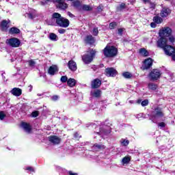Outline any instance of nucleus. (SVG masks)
Masks as SVG:
<instances>
[{
	"instance_id": "ddd939ff",
	"label": "nucleus",
	"mask_w": 175,
	"mask_h": 175,
	"mask_svg": "<svg viewBox=\"0 0 175 175\" xmlns=\"http://www.w3.org/2000/svg\"><path fill=\"white\" fill-rule=\"evenodd\" d=\"M58 3V8L62 10H65L68 8V4L65 3V0H55Z\"/></svg>"
},
{
	"instance_id": "4be33fe9",
	"label": "nucleus",
	"mask_w": 175,
	"mask_h": 175,
	"mask_svg": "<svg viewBox=\"0 0 175 175\" xmlns=\"http://www.w3.org/2000/svg\"><path fill=\"white\" fill-rule=\"evenodd\" d=\"M76 79H72L70 78L68 81H67V83L68 85H69V87H75V85H76Z\"/></svg>"
},
{
	"instance_id": "39448f33",
	"label": "nucleus",
	"mask_w": 175,
	"mask_h": 175,
	"mask_svg": "<svg viewBox=\"0 0 175 175\" xmlns=\"http://www.w3.org/2000/svg\"><path fill=\"white\" fill-rule=\"evenodd\" d=\"M162 117H163V112L162 111V109L159 107L155 108L151 113V120L152 122H155L156 120Z\"/></svg>"
},
{
	"instance_id": "7c9ffc66",
	"label": "nucleus",
	"mask_w": 175,
	"mask_h": 175,
	"mask_svg": "<svg viewBox=\"0 0 175 175\" xmlns=\"http://www.w3.org/2000/svg\"><path fill=\"white\" fill-rule=\"evenodd\" d=\"M82 10H85L86 12H88L90 10H92V8L89 5H83L81 6Z\"/></svg>"
},
{
	"instance_id": "bf43d9fd",
	"label": "nucleus",
	"mask_w": 175,
	"mask_h": 175,
	"mask_svg": "<svg viewBox=\"0 0 175 175\" xmlns=\"http://www.w3.org/2000/svg\"><path fill=\"white\" fill-rule=\"evenodd\" d=\"M144 1V2L145 3H147L148 2H149V0H143Z\"/></svg>"
},
{
	"instance_id": "a878e982",
	"label": "nucleus",
	"mask_w": 175,
	"mask_h": 175,
	"mask_svg": "<svg viewBox=\"0 0 175 175\" xmlns=\"http://www.w3.org/2000/svg\"><path fill=\"white\" fill-rule=\"evenodd\" d=\"M50 40H53V42H57L58 40V36L55 35V33H51L49 34Z\"/></svg>"
},
{
	"instance_id": "393cba45",
	"label": "nucleus",
	"mask_w": 175,
	"mask_h": 175,
	"mask_svg": "<svg viewBox=\"0 0 175 175\" xmlns=\"http://www.w3.org/2000/svg\"><path fill=\"white\" fill-rule=\"evenodd\" d=\"M20 33V30L17 27H12L10 29V33L11 35H14Z\"/></svg>"
},
{
	"instance_id": "412c9836",
	"label": "nucleus",
	"mask_w": 175,
	"mask_h": 175,
	"mask_svg": "<svg viewBox=\"0 0 175 175\" xmlns=\"http://www.w3.org/2000/svg\"><path fill=\"white\" fill-rule=\"evenodd\" d=\"M104 148H105L104 145H99L98 144H95L92 146V150H94V151H99V150H104Z\"/></svg>"
},
{
	"instance_id": "69168bd1",
	"label": "nucleus",
	"mask_w": 175,
	"mask_h": 175,
	"mask_svg": "<svg viewBox=\"0 0 175 175\" xmlns=\"http://www.w3.org/2000/svg\"><path fill=\"white\" fill-rule=\"evenodd\" d=\"M68 1H74V0H68Z\"/></svg>"
},
{
	"instance_id": "2eb2a0df",
	"label": "nucleus",
	"mask_w": 175,
	"mask_h": 175,
	"mask_svg": "<svg viewBox=\"0 0 175 175\" xmlns=\"http://www.w3.org/2000/svg\"><path fill=\"white\" fill-rule=\"evenodd\" d=\"M11 94L14 96H21V94H23V90L18 88H14L11 90Z\"/></svg>"
},
{
	"instance_id": "6e6552de",
	"label": "nucleus",
	"mask_w": 175,
	"mask_h": 175,
	"mask_svg": "<svg viewBox=\"0 0 175 175\" xmlns=\"http://www.w3.org/2000/svg\"><path fill=\"white\" fill-rule=\"evenodd\" d=\"M161 75H162L161 70L158 69H154L150 72L149 77L150 80H158V79L161 77Z\"/></svg>"
},
{
	"instance_id": "b1692460",
	"label": "nucleus",
	"mask_w": 175,
	"mask_h": 175,
	"mask_svg": "<svg viewBox=\"0 0 175 175\" xmlns=\"http://www.w3.org/2000/svg\"><path fill=\"white\" fill-rule=\"evenodd\" d=\"M148 88L149 90H152V91H155V90H157V88H158V85H157V84L153 83H149L148 84Z\"/></svg>"
},
{
	"instance_id": "a19ab883",
	"label": "nucleus",
	"mask_w": 175,
	"mask_h": 175,
	"mask_svg": "<svg viewBox=\"0 0 175 175\" xmlns=\"http://www.w3.org/2000/svg\"><path fill=\"white\" fill-rule=\"evenodd\" d=\"M124 8H125V3H122L120 4V5L119 6V10H122V9H124Z\"/></svg>"
},
{
	"instance_id": "c85d7f7f",
	"label": "nucleus",
	"mask_w": 175,
	"mask_h": 175,
	"mask_svg": "<svg viewBox=\"0 0 175 175\" xmlns=\"http://www.w3.org/2000/svg\"><path fill=\"white\" fill-rule=\"evenodd\" d=\"M129 162H131V157H128V156H126L125 157H124L122 159V163L123 165H125L126 163H129Z\"/></svg>"
},
{
	"instance_id": "052dcab7",
	"label": "nucleus",
	"mask_w": 175,
	"mask_h": 175,
	"mask_svg": "<svg viewBox=\"0 0 175 175\" xmlns=\"http://www.w3.org/2000/svg\"><path fill=\"white\" fill-rule=\"evenodd\" d=\"M172 59H173V61H175V55H174L172 56Z\"/></svg>"
},
{
	"instance_id": "a211bd4d",
	"label": "nucleus",
	"mask_w": 175,
	"mask_h": 175,
	"mask_svg": "<svg viewBox=\"0 0 175 175\" xmlns=\"http://www.w3.org/2000/svg\"><path fill=\"white\" fill-rule=\"evenodd\" d=\"M102 85V81L99 79H96L92 81V88H99Z\"/></svg>"
},
{
	"instance_id": "4d7b16f0",
	"label": "nucleus",
	"mask_w": 175,
	"mask_h": 175,
	"mask_svg": "<svg viewBox=\"0 0 175 175\" xmlns=\"http://www.w3.org/2000/svg\"><path fill=\"white\" fill-rule=\"evenodd\" d=\"M142 100H138L137 101V103H138V104H140V103H142Z\"/></svg>"
},
{
	"instance_id": "0eeeda50",
	"label": "nucleus",
	"mask_w": 175,
	"mask_h": 175,
	"mask_svg": "<svg viewBox=\"0 0 175 175\" xmlns=\"http://www.w3.org/2000/svg\"><path fill=\"white\" fill-rule=\"evenodd\" d=\"M6 43L8 44L11 47H20V44H21L20 40L16 38L7 40Z\"/></svg>"
},
{
	"instance_id": "5701e85b",
	"label": "nucleus",
	"mask_w": 175,
	"mask_h": 175,
	"mask_svg": "<svg viewBox=\"0 0 175 175\" xmlns=\"http://www.w3.org/2000/svg\"><path fill=\"white\" fill-rule=\"evenodd\" d=\"M153 21L156 24H161L163 21V19L161 16H156L153 18Z\"/></svg>"
},
{
	"instance_id": "72a5a7b5",
	"label": "nucleus",
	"mask_w": 175,
	"mask_h": 175,
	"mask_svg": "<svg viewBox=\"0 0 175 175\" xmlns=\"http://www.w3.org/2000/svg\"><path fill=\"white\" fill-rule=\"evenodd\" d=\"M122 145H123L124 147H126L128 144H129V141L126 139H124L121 141Z\"/></svg>"
},
{
	"instance_id": "6e6d98bb",
	"label": "nucleus",
	"mask_w": 175,
	"mask_h": 175,
	"mask_svg": "<svg viewBox=\"0 0 175 175\" xmlns=\"http://www.w3.org/2000/svg\"><path fill=\"white\" fill-rule=\"evenodd\" d=\"M29 18H33V16H32L31 14H29Z\"/></svg>"
},
{
	"instance_id": "cd10ccee",
	"label": "nucleus",
	"mask_w": 175,
	"mask_h": 175,
	"mask_svg": "<svg viewBox=\"0 0 175 175\" xmlns=\"http://www.w3.org/2000/svg\"><path fill=\"white\" fill-rule=\"evenodd\" d=\"M122 76L123 77H124V79H132L133 77V75H132V73L129 72H123Z\"/></svg>"
},
{
	"instance_id": "20e7f679",
	"label": "nucleus",
	"mask_w": 175,
	"mask_h": 175,
	"mask_svg": "<svg viewBox=\"0 0 175 175\" xmlns=\"http://www.w3.org/2000/svg\"><path fill=\"white\" fill-rule=\"evenodd\" d=\"M95 54H96V51L94 49H90L88 51V54L83 55L82 56V61L85 64H91L92 61L94 60V57H95Z\"/></svg>"
},
{
	"instance_id": "8fccbe9b",
	"label": "nucleus",
	"mask_w": 175,
	"mask_h": 175,
	"mask_svg": "<svg viewBox=\"0 0 175 175\" xmlns=\"http://www.w3.org/2000/svg\"><path fill=\"white\" fill-rule=\"evenodd\" d=\"M26 170H29L30 172H33V168L31 167H28L26 168Z\"/></svg>"
},
{
	"instance_id": "ea45409f",
	"label": "nucleus",
	"mask_w": 175,
	"mask_h": 175,
	"mask_svg": "<svg viewBox=\"0 0 175 175\" xmlns=\"http://www.w3.org/2000/svg\"><path fill=\"white\" fill-rule=\"evenodd\" d=\"M58 99H59V96H57V95L53 96L51 97V100H54V101L58 100Z\"/></svg>"
},
{
	"instance_id": "5fc2aeb1",
	"label": "nucleus",
	"mask_w": 175,
	"mask_h": 175,
	"mask_svg": "<svg viewBox=\"0 0 175 175\" xmlns=\"http://www.w3.org/2000/svg\"><path fill=\"white\" fill-rule=\"evenodd\" d=\"M142 113L137 115V118H138V119L140 118V117H142Z\"/></svg>"
},
{
	"instance_id": "680f3d73",
	"label": "nucleus",
	"mask_w": 175,
	"mask_h": 175,
	"mask_svg": "<svg viewBox=\"0 0 175 175\" xmlns=\"http://www.w3.org/2000/svg\"><path fill=\"white\" fill-rule=\"evenodd\" d=\"M98 12H100V10H102L100 9V7H98Z\"/></svg>"
},
{
	"instance_id": "bb28decb",
	"label": "nucleus",
	"mask_w": 175,
	"mask_h": 175,
	"mask_svg": "<svg viewBox=\"0 0 175 175\" xmlns=\"http://www.w3.org/2000/svg\"><path fill=\"white\" fill-rule=\"evenodd\" d=\"M139 54H141V55H143V57H148V51H147V50H146V49H139Z\"/></svg>"
},
{
	"instance_id": "de8ad7c7",
	"label": "nucleus",
	"mask_w": 175,
	"mask_h": 175,
	"mask_svg": "<svg viewBox=\"0 0 175 175\" xmlns=\"http://www.w3.org/2000/svg\"><path fill=\"white\" fill-rule=\"evenodd\" d=\"M68 16H69V17H71L72 18H73V17H75V15H73L72 13L70 12H68L67 13Z\"/></svg>"
},
{
	"instance_id": "4468645a",
	"label": "nucleus",
	"mask_w": 175,
	"mask_h": 175,
	"mask_svg": "<svg viewBox=\"0 0 175 175\" xmlns=\"http://www.w3.org/2000/svg\"><path fill=\"white\" fill-rule=\"evenodd\" d=\"M58 72V67L55 65H52L49 67L48 73L51 75V76H54L55 73Z\"/></svg>"
},
{
	"instance_id": "aec40b11",
	"label": "nucleus",
	"mask_w": 175,
	"mask_h": 175,
	"mask_svg": "<svg viewBox=\"0 0 175 175\" xmlns=\"http://www.w3.org/2000/svg\"><path fill=\"white\" fill-rule=\"evenodd\" d=\"M85 42L88 44H94L95 43V39L92 36H87L85 38Z\"/></svg>"
},
{
	"instance_id": "c9c22d12",
	"label": "nucleus",
	"mask_w": 175,
	"mask_h": 175,
	"mask_svg": "<svg viewBox=\"0 0 175 175\" xmlns=\"http://www.w3.org/2000/svg\"><path fill=\"white\" fill-rule=\"evenodd\" d=\"M60 81H62V83H66V81H68V77L62 76L60 79Z\"/></svg>"
},
{
	"instance_id": "79ce46f5",
	"label": "nucleus",
	"mask_w": 175,
	"mask_h": 175,
	"mask_svg": "<svg viewBox=\"0 0 175 175\" xmlns=\"http://www.w3.org/2000/svg\"><path fill=\"white\" fill-rule=\"evenodd\" d=\"M122 32H124V29L123 28L118 29V35H122Z\"/></svg>"
},
{
	"instance_id": "f704fd0d",
	"label": "nucleus",
	"mask_w": 175,
	"mask_h": 175,
	"mask_svg": "<svg viewBox=\"0 0 175 175\" xmlns=\"http://www.w3.org/2000/svg\"><path fill=\"white\" fill-rule=\"evenodd\" d=\"M93 35L94 36H97L98 33H99V31L98 30V27H94L93 29V32H92Z\"/></svg>"
},
{
	"instance_id": "dca6fc26",
	"label": "nucleus",
	"mask_w": 175,
	"mask_h": 175,
	"mask_svg": "<svg viewBox=\"0 0 175 175\" xmlns=\"http://www.w3.org/2000/svg\"><path fill=\"white\" fill-rule=\"evenodd\" d=\"M68 66L69 69L72 72L77 70V65L76 64V62H75V61L73 60H70L68 62Z\"/></svg>"
},
{
	"instance_id": "58836bf2",
	"label": "nucleus",
	"mask_w": 175,
	"mask_h": 175,
	"mask_svg": "<svg viewBox=\"0 0 175 175\" xmlns=\"http://www.w3.org/2000/svg\"><path fill=\"white\" fill-rule=\"evenodd\" d=\"M29 66H35V61L33 60H29L28 62Z\"/></svg>"
},
{
	"instance_id": "423d86ee",
	"label": "nucleus",
	"mask_w": 175,
	"mask_h": 175,
	"mask_svg": "<svg viewBox=\"0 0 175 175\" xmlns=\"http://www.w3.org/2000/svg\"><path fill=\"white\" fill-rule=\"evenodd\" d=\"M172 35V29L168 27H162L159 32L160 38H169Z\"/></svg>"
},
{
	"instance_id": "4c0bfd02",
	"label": "nucleus",
	"mask_w": 175,
	"mask_h": 175,
	"mask_svg": "<svg viewBox=\"0 0 175 175\" xmlns=\"http://www.w3.org/2000/svg\"><path fill=\"white\" fill-rule=\"evenodd\" d=\"M142 106H148V100H144L141 103Z\"/></svg>"
},
{
	"instance_id": "2f4dec72",
	"label": "nucleus",
	"mask_w": 175,
	"mask_h": 175,
	"mask_svg": "<svg viewBox=\"0 0 175 175\" xmlns=\"http://www.w3.org/2000/svg\"><path fill=\"white\" fill-rule=\"evenodd\" d=\"M116 27H117V23L112 22V23H109V29H114V28H116Z\"/></svg>"
},
{
	"instance_id": "f8f14e48",
	"label": "nucleus",
	"mask_w": 175,
	"mask_h": 175,
	"mask_svg": "<svg viewBox=\"0 0 175 175\" xmlns=\"http://www.w3.org/2000/svg\"><path fill=\"white\" fill-rule=\"evenodd\" d=\"M49 140L52 144H59L61 143V138L56 135H52L49 137Z\"/></svg>"
},
{
	"instance_id": "9d476101",
	"label": "nucleus",
	"mask_w": 175,
	"mask_h": 175,
	"mask_svg": "<svg viewBox=\"0 0 175 175\" xmlns=\"http://www.w3.org/2000/svg\"><path fill=\"white\" fill-rule=\"evenodd\" d=\"M152 66V59L148 58L144 60V65L142 66V69L143 70H146L147 69H150V68Z\"/></svg>"
},
{
	"instance_id": "e2e57ef3",
	"label": "nucleus",
	"mask_w": 175,
	"mask_h": 175,
	"mask_svg": "<svg viewBox=\"0 0 175 175\" xmlns=\"http://www.w3.org/2000/svg\"><path fill=\"white\" fill-rule=\"evenodd\" d=\"M168 51H169V53H170V51H172V49H168Z\"/></svg>"
},
{
	"instance_id": "473e14b6",
	"label": "nucleus",
	"mask_w": 175,
	"mask_h": 175,
	"mask_svg": "<svg viewBox=\"0 0 175 175\" xmlns=\"http://www.w3.org/2000/svg\"><path fill=\"white\" fill-rule=\"evenodd\" d=\"M50 2H55V0H45L44 1H41V5H47Z\"/></svg>"
},
{
	"instance_id": "1a4fd4ad",
	"label": "nucleus",
	"mask_w": 175,
	"mask_h": 175,
	"mask_svg": "<svg viewBox=\"0 0 175 175\" xmlns=\"http://www.w3.org/2000/svg\"><path fill=\"white\" fill-rule=\"evenodd\" d=\"M172 13V10L167 7H164L162 8L160 12L161 17H163V18H165V17H167L168 16H170V14Z\"/></svg>"
},
{
	"instance_id": "3c124183",
	"label": "nucleus",
	"mask_w": 175,
	"mask_h": 175,
	"mask_svg": "<svg viewBox=\"0 0 175 175\" xmlns=\"http://www.w3.org/2000/svg\"><path fill=\"white\" fill-rule=\"evenodd\" d=\"M32 116H33V117H38V112H36V111L33 112Z\"/></svg>"
},
{
	"instance_id": "864d4df0",
	"label": "nucleus",
	"mask_w": 175,
	"mask_h": 175,
	"mask_svg": "<svg viewBox=\"0 0 175 175\" xmlns=\"http://www.w3.org/2000/svg\"><path fill=\"white\" fill-rule=\"evenodd\" d=\"M68 173L70 175H77V173H73V172H72V171H70Z\"/></svg>"
},
{
	"instance_id": "c03bdc74",
	"label": "nucleus",
	"mask_w": 175,
	"mask_h": 175,
	"mask_svg": "<svg viewBox=\"0 0 175 175\" xmlns=\"http://www.w3.org/2000/svg\"><path fill=\"white\" fill-rule=\"evenodd\" d=\"M169 39H170V42H171V43H174V42H175V38H174L173 36H170V37L169 38Z\"/></svg>"
},
{
	"instance_id": "a18cd8bd",
	"label": "nucleus",
	"mask_w": 175,
	"mask_h": 175,
	"mask_svg": "<svg viewBox=\"0 0 175 175\" xmlns=\"http://www.w3.org/2000/svg\"><path fill=\"white\" fill-rule=\"evenodd\" d=\"M150 27L152 28H156L157 27V23L154 22V23H150Z\"/></svg>"
},
{
	"instance_id": "09e8293b",
	"label": "nucleus",
	"mask_w": 175,
	"mask_h": 175,
	"mask_svg": "<svg viewBox=\"0 0 175 175\" xmlns=\"http://www.w3.org/2000/svg\"><path fill=\"white\" fill-rule=\"evenodd\" d=\"M74 137H75V139H79V137H80L79 136V133H75L74 134Z\"/></svg>"
},
{
	"instance_id": "9b49d317",
	"label": "nucleus",
	"mask_w": 175,
	"mask_h": 175,
	"mask_svg": "<svg viewBox=\"0 0 175 175\" xmlns=\"http://www.w3.org/2000/svg\"><path fill=\"white\" fill-rule=\"evenodd\" d=\"M105 75L109 77H114L117 75V70L113 68H108L105 70Z\"/></svg>"
},
{
	"instance_id": "f03ea898",
	"label": "nucleus",
	"mask_w": 175,
	"mask_h": 175,
	"mask_svg": "<svg viewBox=\"0 0 175 175\" xmlns=\"http://www.w3.org/2000/svg\"><path fill=\"white\" fill-rule=\"evenodd\" d=\"M52 20L55 21L57 25L62 28H68L69 27V20L61 16L58 12H55L52 15Z\"/></svg>"
},
{
	"instance_id": "6ab92c4d",
	"label": "nucleus",
	"mask_w": 175,
	"mask_h": 175,
	"mask_svg": "<svg viewBox=\"0 0 175 175\" xmlns=\"http://www.w3.org/2000/svg\"><path fill=\"white\" fill-rule=\"evenodd\" d=\"M91 95L93 98H100L102 95V90H96L91 92Z\"/></svg>"
},
{
	"instance_id": "0e129e2a",
	"label": "nucleus",
	"mask_w": 175,
	"mask_h": 175,
	"mask_svg": "<svg viewBox=\"0 0 175 175\" xmlns=\"http://www.w3.org/2000/svg\"><path fill=\"white\" fill-rule=\"evenodd\" d=\"M38 96H42V94H38Z\"/></svg>"
},
{
	"instance_id": "49530a36",
	"label": "nucleus",
	"mask_w": 175,
	"mask_h": 175,
	"mask_svg": "<svg viewBox=\"0 0 175 175\" xmlns=\"http://www.w3.org/2000/svg\"><path fill=\"white\" fill-rule=\"evenodd\" d=\"M59 33H65L66 31L64 29H60L58 30Z\"/></svg>"
},
{
	"instance_id": "e433bc0d",
	"label": "nucleus",
	"mask_w": 175,
	"mask_h": 175,
	"mask_svg": "<svg viewBox=\"0 0 175 175\" xmlns=\"http://www.w3.org/2000/svg\"><path fill=\"white\" fill-rule=\"evenodd\" d=\"M6 117V114H5V112L0 111V120H2Z\"/></svg>"
},
{
	"instance_id": "13d9d810",
	"label": "nucleus",
	"mask_w": 175,
	"mask_h": 175,
	"mask_svg": "<svg viewBox=\"0 0 175 175\" xmlns=\"http://www.w3.org/2000/svg\"><path fill=\"white\" fill-rule=\"evenodd\" d=\"M100 134H102V133H106V132H105V131L100 130Z\"/></svg>"
},
{
	"instance_id": "c756f323",
	"label": "nucleus",
	"mask_w": 175,
	"mask_h": 175,
	"mask_svg": "<svg viewBox=\"0 0 175 175\" xmlns=\"http://www.w3.org/2000/svg\"><path fill=\"white\" fill-rule=\"evenodd\" d=\"M8 24H9V22H8L7 21H3L1 22V28L3 31L8 29Z\"/></svg>"
},
{
	"instance_id": "7ed1b4c3",
	"label": "nucleus",
	"mask_w": 175,
	"mask_h": 175,
	"mask_svg": "<svg viewBox=\"0 0 175 175\" xmlns=\"http://www.w3.org/2000/svg\"><path fill=\"white\" fill-rule=\"evenodd\" d=\"M105 57L107 58H113V57H116L117 55V53H118V50L117 48L113 46H107L103 50Z\"/></svg>"
},
{
	"instance_id": "f257e3e1",
	"label": "nucleus",
	"mask_w": 175,
	"mask_h": 175,
	"mask_svg": "<svg viewBox=\"0 0 175 175\" xmlns=\"http://www.w3.org/2000/svg\"><path fill=\"white\" fill-rule=\"evenodd\" d=\"M157 46L161 49H163L166 55H173L175 53V48L167 45V38L160 37V39L157 41Z\"/></svg>"
},
{
	"instance_id": "603ef678",
	"label": "nucleus",
	"mask_w": 175,
	"mask_h": 175,
	"mask_svg": "<svg viewBox=\"0 0 175 175\" xmlns=\"http://www.w3.org/2000/svg\"><path fill=\"white\" fill-rule=\"evenodd\" d=\"M79 5H80V2H79V1H75L74 3V6H79Z\"/></svg>"
},
{
	"instance_id": "37998d69",
	"label": "nucleus",
	"mask_w": 175,
	"mask_h": 175,
	"mask_svg": "<svg viewBox=\"0 0 175 175\" xmlns=\"http://www.w3.org/2000/svg\"><path fill=\"white\" fill-rule=\"evenodd\" d=\"M159 126H160L161 128H165V126H166V124H165V122H160L159 124Z\"/></svg>"
},
{
	"instance_id": "f3484780",
	"label": "nucleus",
	"mask_w": 175,
	"mask_h": 175,
	"mask_svg": "<svg viewBox=\"0 0 175 175\" xmlns=\"http://www.w3.org/2000/svg\"><path fill=\"white\" fill-rule=\"evenodd\" d=\"M21 126L23 128V129L27 132V133H31V131H32V127L29 124L26 123V122H22L21 123Z\"/></svg>"
}]
</instances>
